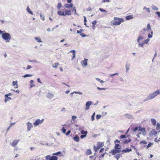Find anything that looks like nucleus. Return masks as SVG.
Listing matches in <instances>:
<instances>
[{
	"label": "nucleus",
	"mask_w": 160,
	"mask_h": 160,
	"mask_svg": "<svg viewBox=\"0 0 160 160\" xmlns=\"http://www.w3.org/2000/svg\"><path fill=\"white\" fill-rule=\"evenodd\" d=\"M121 146L119 144H116L114 147V149H111V151L109 152L108 156L110 157L112 155H114V157L117 160H118L121 155L117 153L121 152Z\"/></svg>",
	"instance_id": "f257e3e1"
},
{
	"label": "nucleus",
	"mask_w": 160,
	"mask_h": 160,
	"mask_svg": "<svg viewBox=\"0 0 160 160\" xmlns=\"http://www.w3.org/2000/svg\"><path fill=\"white\" fill-rule=\"evenodd\" d=\"M124 21V20L123 18L115 17L113 18V20L111 22L113 25L117 26L119 25Z\"/></svg>",
	"instance_id": "f03ea898"
},
{
	"label": "nucleus",
	"mask_w": 160,
	"mask_h": 160,
	"mask_svg": "<svg viewBox=\"0 0 160 160\" xmlns=\"http://www.w3.org/2000/svg\"><path fill=\"white\" fill-rule=\"evenodd\" d=\"M158 94H160V91L159 89H157L155 92L149 94V96L147 97L144 101L151 100L154 98Z\"/></svg>",
	"instance_id": "7ed1b4c3"
},
{
	"label": "nucleus",
	"mask_w": 160,
	"mask_h": 160,
	"mask_svg": "<svg viewBox=\"0 0 160 160\" xmlns=\"http://www.w3.org/2000/svg\"><path fill=\"white\" fill-rule=\"evenodd\" d=\"M71 11L70 10H65V12L61 10L58 11L57 13L60 16H65L66 15H70L71 14Z\"/></svg>",
	"instance_id": "20e7f679"
},
{
	"label": "nucleus",
	"mask_w": 160,
	"mask_h": 160,
	"mask_svg": "<svg viewBox=\"0 0 160 160\" xmlns=\"http://www.w3.org/2000/svg\"><path fill=\"white\" fill-rule=\"evenodd\" d=\"M2 38L5 40H6L7 42H9L10 40L11 39V36L8 33L5 32L2 34Z\"/></svg>",
	"instance_id": "39448f33"
},
{
	"label": "nucleus",
	"mask_w": 160,
	"mask_h": 160,
	"mask_svg": "<svg viewBox=\"0 0 160 160\" xmlns=\"http://www.w3.org/2000/svg\"><path fill=\"white\" fill-rule=\"evenodd\" d=\"M45 158L46 160H58V158L54 155L51 156L49 155H48Z\"/></svg>",
	"instance_id": "423d86ee"
},
{
	"label": "nucleus",
	"mask_w": 160,
	"mask_h": 160,
	"mask_svg": "<svg viewBox=\"0 0 160 160\" xmlns=\"http://www.w3.org/2000/svg\"><path fill=\"white\" fill-rule=\"evenodd\" d=\"M44 121V119H42V120H40L39 119H37L35 122L33 123V125L35 126L38 125L42 123Z\"/></svg>",
	"instance_id": "0eeeda50"
},
{
	"label": "nucleus",
	"mask_w": 160,
	"mask_h": 160,
	"mask_svg": "<svg viewBox=\"0 0 160 160\" xmlns=\"http://www.w3.org/2000/svg\"><path fill=\"white\" fill-rule=\"evenodd\" d=\"M138 131L142 132V133L143 135H145L146 134V132L145 130V129L144 128L141 127L140 126H139Z\"/></svg>",
	"instance_id": "6e6552de"
},
{
	"label": "nucleus",
	"mask_w": 160,
	"mask_h": 160,
	"mask_svg": "<svg viewBox=\"0 0 160 160\" xmlns=\"http://www.w3.org/2000/svg\"><path fill=\"white\" fill-rule=\"evenodd\" d=\"M12 95V94L11 93H9L7 94H6L5 96V102H7L8 101L10 100L11 99V97H8L9 96H10Z\"/></svg>",
	"instance_id": "1a4fd4ad"
},
{
	"label": "nucleus",
	"mask_w": 160,
	"mask_h": 160,
	"mask_svg": "<svg viewBox=\"0 0 160 160\" xmlns=\"http://www.w3.org/2000/svg\"><path fill=\"white\" fill-rule=\"evenodd\" d=\"M88 59L85 58L84 60L81 62V64L82 66L85 67L87 65V61Z\"/></svg>",
	"instance_id": "9d476101"
},
{
	"label": "nucleus",
	"mask_w": 160,
	"mask_h": 160,
	"mask_svg": "<svg viewBox=\"0 0 160 160\" xmlns=\"http://www.w3.org/2000/svg\"><path fill=\"white\" fill-rule=\"evenodd\" d=\"M92 101H88L86 103V107L85 108V110H87L89 108V106L92 104Z\"/></svg>",
	"instance_id": "9b49d317"
},
{
	"label": "nucleus",
	"mask_w": 160,
	"mask_h": 160,
	"mask_svg": "<svg viewBox=\"0 0 160 160\" xmlns=\"http://www.w3.org/2000/svg\"><path fill=\"white\" fill-rule=\"evenodd\" d=\"M147 142L145 141V140H142V141H141L140 143V144L142 145V144H143V146H142V148H145L146 147V144H147ZM141 147H142V146H141Z\"/></svg>",
	"instance_id": "f8f14e48"
},
{
	"label": "nucleus",
	"mask_w": 160,
	"mask_h": 160,
	"mask_svg": "<svg viewBox=\"0 0 160 160\" xmlns=\"http://www.w3.org/2000/svg\"><path fill=\"white\" fill-rule=\"evenodd\" d=\"M19 140H14L13 141V142L12 143L11 145L13 147H15L17 145L18 142Z\"/></svg>",
	"instance_id": "ddd939ff"
},
{
	"label": "nucleus",
	"mask_w": 160,
	"mask_h": 160,
	"mask_svg": "<svg viewBox=\"0 0 160 160\" xmlns=\"http://www.w3.org/2000/svg\"><path fill=\"white\" fill-rule=\"evenodd\" d=\"M97 146L100 149L101 148L104 146V143L103 142H98L97 143Z\"/></svg>",
	"instance_id": "4468645a"
},
{
	"label": "nucleus",
	"mask_w": 160,
	"mask_h": 160,
	"mask_svg": "<svg viewBox=\"0 0 160 160\" xmlns=\"http://www.w3.org/2000/svg\"><path fill=\"white\" fill-rule=\"evenodd\" d=\"M27 129L28 131H29L31 128L32 127V124L30 122H28L27 123Z\"/></svg>",
	"instance_id": "2eb2a0df"
},
{
	"label": "nucleus",
	"mask_w": 160,
	"mask_h": 160,
	"mask_svg": "<svg viewBox=\"0 0 160 160\" xmlns=\"http://www.w3.org/2000/svg\"><path fill=\"white\" fill-rule=\"evenodd\" d=\"M64 7L66 8H69L72 7H73V4L71 3L69 4H66L64 5Z\"/></svg>",
	"instance_id": "dca6fc26"
},
{
	"label": "nucleus",
	"mask_w": 160,
	"mask_h": 160,
	"mask_svg": "<svg viewBox=\"0 0 160 160\" xmlns=\"http://www.w3.org/2000/svg\"><path fill=\"white\" fill-rule=\"evenodd\" d=\"M133 18V15H129L126 16L125 17V19L126 20H129L132 19Z\"/></svg>",
	"instance_id": "f3484780"
},
{
	"label": "nucleus",
	"mask_w": 160,
	"mask_h": 160,
	"mask_svg": "<svg viewBox=\"0 0 160 160\" xmlns=\"http://www.w3.org/2000/svg\"><path fill=\"white\" fill-rule=\"evenodd\" d=\"M12 85L15 88H18V82L17 81H13L12 83Z\"/></svg>",
	"instance_id": "a211bd4d"
},
{
	"label": "nucleus",
	"mask_w": 160,
	"mask_h": 160,
	"mask_svg": "<svg viewBox=\"0 0 160 160\" xmlns=\"http://www.w3.org/2000/svg\"><path fill=\"white\" fill-rule=\"evenodd\" d=\"M92 152L90 149H88L86 152L85 154L86 155H88L92 154Z\"/></svg>",
	"instance_id": "6ab92c4d"
},
{
	"label": "nucleus",
	"mask_w": 160,
	"mask_h": 160,
	"mask_svg": "<svg viewBox=\"0 0 160 160\" xmlns=\"http://www.w3.org/2000/svg\"><path fill=\"white\" fill-rule=\"evenodd\" d=\"M132 151V149L131 148L130 149H123L121 151V152L123 153H126L130 152V151Z\"/></svg>",
	"instance_id": "aec40b11"
},
{
	"label": "nucleus",
	"mask_w": 160,
	"mask_h": 160,
	"mask_svg": "<svg viewBox=\"0 0 160 160\" xmlns=\"http://www.w3.org/2000/svg\"><path fill=\"white\" fill-rule=\"evenodd\" d=\"M151 135H155L158 133V132L156 131L154 129L152 130L151 132Z\"/></svg>",
	"instance_id": "412c9836"
},
{
	"label": "nucleus",
	"mask_w": 160,
	"mask_h": 160,
	"mask_svg": "<svg viewBox=\"0 0 160 160\" xmlns=\"http://www.w3.org/2000/svg\"><path fill=\"white\" fill-rule=\"evenodd\" d=\"M73 139L75 141L78 142L79 141V138L78 136L77 135H76L73 138Z\"/></svg>",
	"instance_id": "4be33fe9"
},
{
	"label": "nucleus",
	"mask_w": 160,
	"mask_h": 160,
	"mask_svg": "<svg viewBox=\"0 0 160 160\" xmlns=\"http://www.w3.org/2000/svg\"><path fill=\"white\" fill-rule=\"evenodd\" d=\"M151 122L153 125L155 126L156 125L157 122L155 119H151Z\"/></svg>",
	"instance_id": "5701e85b"
},
{
	"label": "nucleus",
	"mask_w": 160,
	"mask_h": 160,
	"mask_svg": "<svg viewBox=\"0 0 160 160\" xmlns=\"http://www.w3.org/2000/svg\"><path fill=\"white\" fill-rule=\"evenodd\" d=\"M53 97V95L51 93H48L47 95V97L49 99L52 98Z\"/></svg>",
	"instance_id": "b1692460"
},
{
	"label": "nucleus",
	"mask_w": 160,
	"mask_h": 160,
	"mask_svg": "<svg viewBox=\"0 0 160 160\" xmlns=\"http://www.w3.org/2000/svg\"><path fill=\"white\" fill-rule=\"evenodd\" d=\"M147 28H148V29H143V31H145L146 30H148H148H150V31H152V30H151V29L150 27V25L149 23H148L147 24Z\"/></svg>",
	"instance_id": "393cba45"
},
{
	"label": "nucleus",
	"mask_w": 160,
	"mask_h": 160,
	"mask_svg": "<svg viewBox=\"0 0 160 160\" xmlns=\"http://www.w3.org/2000/svg\"><path fill=\"white\" fill-rule=\"evenodd\" d=\"M70 52H72V59H73L75 56V51L74 50H71L70 51Z\"/></svg>",
	"instance_id": "a878e982"
},
{
	"label": "nucleus",
	"mask_w": 160,
	"mask_h": 160,
	"mask_svg": "<svg viewBox=\"0 0 160 160\" xmlns=\"http://www.w3.org/2000/svg\"><path fill=\"white\" fill-rule=\"evenodd\" d=\"M131 141V140L129 138L128 139H126L123 142V143L124 144L128 143L130 142Z\"/></svg>",
	"instance_id": "bb28decb"
},
{
	"label": "nucleus",
	"mask_w": 160,
	"mask_h": 160,
	"mask_svg": "<svg viewBox=\"0 0 160 160\" xmlns=\"http://www.w3.org/2000/svg\"><path fill=\"white\" fill-rule=\"evenodd\" d=\"M88 133V132L87 131H84L83 130H82L81 131V133L82 135H85L86 136V135Z\"/></svg>",
	"instance_id": "cd10ccee"
},
{
	"label": "nucleus",
	"mask_w": 160,
	"mask_h": 160,
	"mask_svg": "<svg viewBox=\"0 0 160 160\" xmlns=\"http://www.w3.org/2000/svg\"><path fill=\"white\" fill-rule=\"evenodd\" d=\"M35 39L38 42H42V41L40 38L38 37H35Z\"/></svg>",
	"instance_id": "c85d7f7f"
},
{
	"label": "nucleus",
	"mask_w": 160,
	"mask_h": 160,
	"mask_svg": "<svg viewBox=\"0 0 160 160\" xmlns=\"http://www.w3.org/2000/svg\"><path fill=\"white\" fill-rule=\"evenodd\" d=\"M27 10L28 12L30 14L32 15H33V14L31 10L28 7Z\"/></svg>",
	"instance_id": "c756f323"
},
{
	"label": "nucleus",
	"mask_w": 160,
	"mask_h": 160,
	"mask_svg": "<svg viewBox=\"0 0 160 160\" xmlns=\"http://www.w3.org/2000/svg\"><path fill=\"white\" fill-rule=\"evenodd\" d=\"M153 143H154L153 142H149L148 145L146 146L147 149L148 148H149L153 144Z\"/></svg>",
	"instance_id": "7c9ffc66"
},
{
	"label": "nucleus",
	"mask_w": 160,
	"mask_h": 160,
	"mask_svg": "<svg viewBox=\"0 0 160 160\" xmlns=\"http://www.w3.org/2000/svg\"><path fill=\"white\" fill-rule=\"evenodd\" d=\"M160 129V123H158L157 124V127L156 128V130L158 131Z\"/></svg>",
	"instance_id": "2f4dec72"
},
{
	"label": "nucleus",
	"mask_w": 160,
	"mask_h": 160,
	"mask_svg": "<svg viewBox=\"0 0 160 160\" xmlns=\"http://www.w3.org/2000/svg\"><path fill=\"white\" fill-rule=\"evenodd\" d=\"M143 37L142 36H141V35H140V36H139V37H138V39H137V41H138V43H139V42H140V40H142V39H143Z\"/></svg>",
	"instance_id": "473e14b6"
},
{
	"label": "nucleus",
	"mask_w": 160,
	"mask_h": 160,
	"mask_svg": "<svg viewBox=\"0 0 160 160\" xmlns=\"http://www.w3.org/2000/svg\"><path fill=\"white\" fill-rule=\"evenodd\" d=\"M99 148L97 146H94L93 147V149L94 151L95 152H97L98 150L99 149Z\"/></svg>",
	"instance_id": "72a5a7b5"
},
{
	"label": "nucleus",
	"mask_w": 160,
	"mask_h": 160,
	"mask_svg": "<svg viewBox=\"0 0 160 160\" xmlns=\"http://www.w3.org/2000/svg\"><path fill=\"white\" fill-rule=\"evenodd\" d=\"M62 6V4L61 3H59L57 5V9L59 10Z\"/></svg>",
	"instance_id": "f704fd0d"
},
{
	"label": "nucleus",
	"mask_w": 160,
	"mask_h": 160,
	"mask_svg": "<svg viewBox=\"0 0 160 160\" xmlns=\"http://www.w3.org/2000/svg\"><path fill=\"white\" fill-rule=\"evenodd\" d=\"M139 127L137 126V127H136L135 128H133L132 129V130L133 131L135 132L136 131H137L138 129H139Z\"/></svg>",
	"instance_id": "c9c22d12"
},
{
	"label": "nucleus",
	"mask_w": 160,
	"mask_h": 160,
	"mask_svg": "<svg viewBox=\"0 0 160 160\" xmlns=\"http://www.w3.org/2000/svg\"><path fill=\"white\" fill-rule=\"evenodd\" d=\"M59 65V63H55L54 65L52 66V67L56 68Z\"/></svg>",
	"instance_id": "e433bc0d"
},
{
	"label": "nucleus",
	"mask_w": 160,
	"mask_h": 160,
	"mask_svg": "<svg viewBox=\"0 0 160 160\" xmlns=\"http://www.w3.org/2000/svg\"><path fill=\"white\" fill-rule=\"evenodd\" d=\"M153 34V31H151V34L149 33L148 35V37L149 38H151L152 37V35Z\"/></svg>",
	"instance_id": "4c0bfd02"
},
{
	"label": "nucleus",
	"mask_w": 160,
	"mask_h": 160,
	"mask_svg": "<svg viewBox=\"0 0 160 160\" xmlns=\"http://www.w3.org/2000/svg\"><path fill=\"white\" fill-rule=\"evenodd\" d=\"M61 152L60 151L54 153L52 154L53 155H58L59 154H61Z\"/></svg>",
	"instance_id": "58836bf2"
},
{
	"label": "nucleus",
	"mask_w": 160,
	"mask_h": 160,
	"mask_svg": "<svg viewBox=\"0 0 160 160\" xmlns=\"http://www.w3.org/2000/svg\"><path fill=\"white\" fill-rule=\"evenodd\" d=\"M97 23V21L96 20H94V21H93L92 22V26L93 28H94V27L96 25V24Z\"/></svg>",
	"instance_id": "ea45409f"
},
{
	"label": "nucleus",
	"mask_w": 160,
	"mask_h": 160,
	"mask_svg": "<svg viewBox=\"0 0 160 160\" xmlns=\"http://www.w3.org/2000/svg\"><path fill=\"white\" fill-rule=\"evenodd\" d=\"M130 65L129 64H127L126 65V68L127 71H128L129 69Z\"/></svg>",
	"instance_id": "a19ab883"
},
{
	"label": "nucleus",
	"mask_w": 160,
	"mask_h": 160,
	"mask_svg": "<svg viewBox=\"0 0 160 160\" xmlns=\"http://www.w3.org/2000/svg\"><path fill=\"white\" fill-rule=\"evenodd\" d=\"M32 76V75L27 74L24 75L23 77L24 78H26L27 77H30Z\"/></svg>",
	"instance_id": "79ce46f5"
},
{
	"label": "nucleus",
	"mask_w": 160,
	"mask_h": 160,
	"mask_svg": "<svg viewBox=\"0 0 160 160\" xmlns=\"http://www.w3.org/2000/svg\"><path fill=\"white\" fill-rule=\"evenodd\" d=\"M30 83L31 84V87H33L35 86V85L34 84H33V83L34 82V81L32 80L30 81Z\"/></svg>",
	"instance_id": "37998d69"
},
{
	"label": "nucleus",
	"mask_w": 160,
	"mask_h": 160,
	"mask_svg": "<svg viewBox=\"0 0 160 160\" xmlns=\"http://www.w3.org/2000/svg\"><path fill=\"white\" fill-rule=\"evenodd\" d=\"M101 115L98 114L96 115V119L98 120L99 119L101 118Z\"/></svg>",
	"instance_id": "c03bdc74"
},
{
	"label": "nucleus",
	"mask_w": 160,
	"mask_h": 160,
	"mask_svg": "<svg viewBox=\"0 0 160 160\" xmlns=\"http://www.w3.org/2000/svg\"><path fill=\"white\" fill-rule=\"evenodd\" d=\"M149 41V39L148 38H147L146 40L144 41L143 42L145 44H147L148 43V42Z\"/></svg>",
	"instance_id": "a18cd8bd"
},
{
	"label": "nucleus",
	"mask_w": 160,
	"mask_h": 160,
	"mask_svg": "<svg viewBox=\"0 0 160 160\" xmlns=\"http://www.w3.org/2000/svg\"><path fill=\"white\" fill-rule=\"evenodd\" d=\"M32 68V66L30 65H28L27 66V68H23V69H29Z\"/></svg>",
	"instance_id": "49530a36"
},
{
	"label": "nucleus",
	"mask_w": 160,
	"mask_h": 160,
	"mask_svg": "<svg viewBox=\"0 0 160 160\" xmlns=\"http://www.w3.org/2000/svg\"><path fill=\"white\" fill-rule=\"evenodd\" d=\"M152 8L153 10H158V8L156 7L155 6H153L152 7Z\"/></svg>",
	"instance_id": "de8ad7c7"
},
{
	"label": "nucleus",
	"mask_w": 160,
	"mask_h": 160,
	"mask_svg": "<svg viewBox=\"0 0 160 160\" xmlns=\"http://www.w3.org/2000/svg\"><path fill=\"white\" fill-rule=\"evenodd\" d=\"M95 113H94L92 114V117H91V119L92 121H93L94 120V117H95Z\"/></svg>",
	"instance_id": "09e8293b"
},
{
	"label": "nucleus",
	"mask_w": 160,
	"mask_h": 160,
	"mask_svg": "<svg viewBox=\"0 0 160 160\" xmlns=\"http://www.w3.org/2000/svg\"><path fill=\"white\" fill-rule=\"evenodd\" d=\"M145 43H144V42H142L141 43H139V46H141V47H143V46L144 44Z\"/></svg>",
	"instance_id": "8fccbe9b"
},
{
	"label": "nucleus",
	"mask_w": 160,
	"mask_h": 160,
	"mask_svg": "<svg viewBox=\"0 0 160 160\" xmlns=\"http://www.w3.org/2000/svg\"><path fill=\"white\" fill-rule=\"evenodd\" d=\"M62 130L63 133H65L66 131V129L64 127H62Z\"/></svg>",
	"instance_id": "3c124183"
},
{
	"label": "nucleus",
	"mask_w": 160,
	"mask_h": 160,
	"mask_svg": "<svg viewBox=\"0 0 160 160\" xmlns=\"http://www.w3.org/2000/svg\"><path fill=\"white\" fill-rule=\"evenodd\" d=\"M99 10L102 12H106V11L102 8H100L99 9Z\"/></svg>",
	"instance_id": "603ef678"
},
{
	"label": "nucleus",
	"mask_w": 160,
	"mask_h": 160,
	"mask_svg": "<svg viewBox=\"0 0 160 160\" xmlns=\"http://www.w3.org/2000/svg\"><path fill=\"white\" fill-rule=\"evenodd\" d=\"M83 18H84V24L86 25V22H87V19L86 18L85 16H84L83 17Z\"/></svg>",
	"instance_id": "864d4df0"
},
{
	"label": "nucleus",
	"mask_w": 160,
	"mask_h": 160,
	"mask_svg": "<svg viewBox=\"0 0 160 160\" xmlns=\"http://www.w3.org/2000/svg\"><path fill=\"white\" fill-rule=\"evenodd\" d=\"M126 138V135H122L120 136V138L122 139Z\"/></svg>",
	"instance_id": "5fc2aeb1"
},
{
	"label": "nucleus",
	"mask_w": 160,
	"mask_h": 160,
	"mask_svg": "<svg viewBox=\"0 0 160 160\" xmlns=\"http://www.w3.org/2000/svg\"><path fill=\"white\" fill-rule=\"evenodd\" d=\"M106 154V152H105V153H103V154L100 155V156H99V158H103L104 157L105 154Z\"/></svg>",
	"instance_id": "6e6d98bb"
},
{
	"label": "nucleus",
	"mask_w": 160,
	"mask_h": 160,
	"mask_svg": "<svg viewBox=\"0 0 160 160\" xmlns=\"http://www.w3.org/2000/svg\"><path fill=\"white\" fill-rule=\"evenodd\" d=\"M72 119L73 121H74L75 119L77 118V117L76 116H73L72 117Z\"/></svg>",
	"instance_id": "4d7b16f0"
},
{
	"label": "nucleus",
	"mask_w": 160,
	"mask_h": 160,
	"mask_svg": "<svg viewBox=\"0 0 160 160\" xmlns=\"http://www.w3.org/2000/svg\"><path fill=\"white\" fill-rule=\"evenodd\" d=\"M82 32V29H80V30H78L77 31V33L78 34V33H81Z\"/></svg>",
	"instance_id": "13d9d810"
},
{
	"label": "nucleus",
	"mask_w": 160,
	"mask_h": 160,
	"mask_svg": "<svg viewBox=\"0 0 160 160\" xmlns=\"http://www.w3.org/2000/svg\"><path fill=\"white\" fill-rule=\"evenodd\" d=\"M72 11L74 12V14H77L76 10V9L75 8V7H73V10H72Z\"/></svg>",
	"instance_id": "bf43d9fd"
},
{
	"label": "nucleus",
	"mask_w": 160,
	"mask_h": 160,
	"mask_svg": "<svg viewBox=\"0 0 160 160\" xmlns=\"http://www.w3.org/2000/svg\"><path fill=\"white\" fill-rule=\"evenodd\" d=\"M97 89H98L99 90H105V88H100L99 87H97Z\"/></svg>",
	"instance_id": "052dcab7"
},
{
	"label": "nucleus",
	"mask_w": 160,
	"mask_h": 160,
	"mask_svg": "<svg viewBox=\"0 0 160 160\" xmlns=\"http://www.w3.org/2000/svg\"><path fill=\"white\" fill-rule=\"evenodd\" d=\"M37 81L38 82H39V83H40L41 84L42 83V82L41 81L40 79L39 78H38L37 79Z\"/></svg>",
	"instance_id": "680f3d73"
},
{
	"label": "nucleus",
	"mask_w": 160,
	"mask_h": 160,
	"mask_svg": "<svg viewBox=\"0 0 160 160\" xmlns=\"http://www.w3.org/2000/svg\"><path fill=\"white\" fill-rule=\"evenodd\" d=\"M104 150V149L103 148H101L100 151H99V153L102 152Z\"/></svg>",
	"instance_id": "e2e57ef3"
},
{
	"label": "nucleus",
	"mask_w": 160,
	"mask_h": 160,
	"mask_svg": "<svg viewBox=\"0 0 160 160\" xmlns=\"http://www.w3.org/2000/svg\"><path fill=\"white\" fill-rule=\"evenodd\" d=\"M102 2H109L110 0H102Z\"/></svg>",
	"instance_id": "0e129e2a"
},
{
	"label": "nucleus",
	"mask_w": 160,
	"mask_h": 160,
	"mask_svg": "<svg viewBox=\"0 0 160 160\" xmlns=\"http://www.w3.org/2000/svg\"><path fill=\"white\" fill-rule=\"evenodd\" d=\"M86 10L88 11H91L92 10V8L91 7H88L86 9Z\"/></svg>",
	"instance_id": "69168bd1"
},
{
	"label": "nucleus",
	"mask_w": 160,
	"mask_h": 160,
	"mask_svg": "<svg viewBox=\"0 0 160 160\" xmlns=\"http://www.w3.org/2000/svg\"><path fill=\"white\" fill-rule=\"evenodd\" d=\"M142 134V133L141 132H139L138 133L137 135V138H140V136H139V134Z\"/></svg>",
	"instance_id": "338daca9"
},
{
	"label": "nucleus",
	"mask_w": 160,
	"mask_h": 160,
	"mask_svg": "<svg viewBox=\"0 0 160 160\" xmlns=\"http://www.w3.org/2000/svg\"><path fill=\"white\" fill-rule=\"evenodd\" d=\"M86 136L85 135H82L81 136H80V138H84L85 137H86Z\"/></svg>",
	"instance_id": "774afa93"
}]
</instances>
